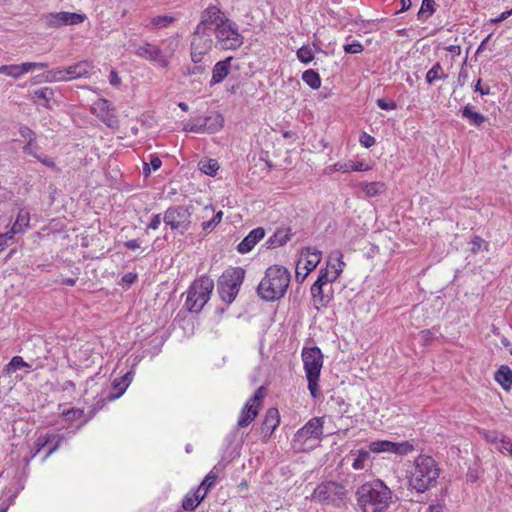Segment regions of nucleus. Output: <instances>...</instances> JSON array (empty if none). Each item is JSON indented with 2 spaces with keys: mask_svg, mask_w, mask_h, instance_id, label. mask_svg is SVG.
Wrapping results in <instances>:
<instances>
[{
  "mask_svg": "<svg viewBox=\"0 0 512 512\" xmlns=\"http://www.w3.org/2000/svg\"><path fill=\"white\" fill-rule=\"evenodd\" d=\"M355 497L361 512H385L392 503L393 493L383 480L374 479L361 484Z\"/></svg>",
  "mask_w": 512,
  "mask_h": 512,
  "instance_id": "1",
  "label": "nucleus"
},
{
  "mask_svg": "<svg viewBox=\"0 0 512 512\" xmlns=\"http://www.w3.org/2000/svg\"><path fill=\"white\" fill-rule=\"evenodd\" d=\"M290 272L283 266H270L258 285V295L266 301H275L282 298L290 283Z\"/></svg>",
  "mask_w": 512,
  "mask_h": 512,
  "instance_id": "2",
  "label": "nucleus"
},
{
  "mask_svg": "<svg viewBox=\"0 0 512 512\" xmlns=\"http://www.w3.org/2000/svg\"><path fill=\"white\" fill-rule=\"evenodd\" d=\"M438 477L439 468L435 460L430 456L420 455L410 471L409 485L417 492L423 493L435 486Z\"/></svg>",
  "mask_w": 512,
  "mask_h": 512,
  "instance_id": "3",
  "label": "nucleus"
},
{
  "mask_svg": "<svg viewBox=\"0 0 512 512\" xmlns=\"http://www.w3.org/2000/svg\"><path fill=\"white\" fill-rule=\"evenodd\" d=\"M165 48H161L152 43H144L139 45L134 53L140 58H143L159 68H168L175 51L179 47V40L175 37H170L164 42Z\"/></svg>",
  "mask_w": 512,
  "mask_h": 512,
  "instance_id": "4",
  "label": "nucleus"
},
{
  "mask_svg": "<svg viewBox=\"0 0 512 512\" xmlns=\"http://www.w3.org/2000/svg\"><path fill=\"white\" fill-rule=\"evenodd\" d=\"M304 370L308 381V390L313 398L319 395V378L323 365V356L318 347L305 348L302 352Z\"/></svg>",
  "mask_w": 512,
  "mask_h": 512,
  "instance_id": "5",
  "label": "nucleus"
},
{
  "mask_svg": "<svg viewBox=\"0 0 512 512\" xmlns=\"http://www.w3.org/2000/svg\"><path fill=\"white\" fill-rule=\"evenodd\" d=\"M213 289L214 282L210 277L201 276L196 279L187 291L186 308L190 312L199 313L209 301Z\"/></svg>",
  "mask_w": 512,
  "mask_h": 512,
  "instance_id": "6",
  "label": "nucleus"
},
{
  "mask_svg": "<svg viewBox=\"0 0 512 512\" xmlns=\"http://www.w3.org/2000/svg\"><path fill=\"white\" fill-rule=\"evenodd\" d=\"M245 271L241 267L230 268L222 273L218 280V293L222 301L230 304L239 293Z\"/></svg>",
  "mask_w": 512,
  "mask_h": 512,
  "instance_id": "7",
  "label": "nucleus"
},
{
  "mask_svg": "<svg viewBox=\"0 0 512 512\" xmlns=\"http://www.w3.org/2000/svg\"><path fill=\"white\" fill-rule=\"evenodd\" d=\"M213 32L216 36V44L224 50H235L244 42L238 25L230 19H222Z\"/></svg>",
  "mask_w": 512,
  "mask_h": 512,
  "instance_id": "8",
  "label": "nucleus"
},
{
  "mask_svg": "<svg viewBox=\"0 0 512 512\" xmlns=\"http://www.w3.org/2000/svg\"><path fill=\"white\" fill-rule=\"evenodd\" d=\"M192 212L190 207L184 205L170 206L163 215V222L172 230L184 235L191 225Z\"/></svg>",
  "mask_w": 512,
  "mask_h": 512,
  "instance_id": "9",
  "label": "nucleus"
},
{
  "mask_svg": "<svg viewBox=\"0 0 512 512\" xmlns=\"http://www.w3.org/2000/svg\"><path fill=\"white\" fill-rule=\"evenodd\" d=\"M346 495V489L343 485L327 481L319 484L312 494V499L320 503L339 504Z\"/></svg>",
  "mask_w": 512,
  "mask_h": 512,
  "instance_id": "10",
  "label": "nucleus"
},
{
  "mask_svg": "<svg viewBox=\"0 0 512 512\" xmlns=\"http://www.w3.org/2000/svg\"><path fill=\"white\" fill-rule=\"evenodd\" d=\"M213 32L200 29L194 30L190 43V57L192 62H201L204 57L211 51L214 41Z\"/></svg>",
  "mask_w": 512,
  "mask_h": 512,
  "instance_id": "11",
  "label": "nucleus"
},
{
  "mask_svg": "<svg viewBox=\"0 0 512 512\" xmlns=\"http://www.w3.org/2000/svg\"><path fill=\"white\" fill-rule=\"evenodd\" d=\"M323 434L322 418L314 417L310 419L302 428L294 435V446L302 448L308 440H318Z\"/></svg>",
  "mask_w": 512,
  "mask_h": 512,
  "instance_id": "12",
  "label": "nucleus"
},
{
  "mask_svg": "<svg viewBox=\"0 0 512 512\" xmlns=\"http://www.w3.org/2000/svg\"><path fill=\"white\" fill-rule=\"evenodd\" d=\"M263 387H259L243 407L237 422L238 428L248 426L258 415L260 402L263 399Z\"/></svg>",
  "mask_w": 512,
  "mask_h": 512,
  "instance_id": "13",
  "label": "nucleus"
},
{
  "mask_svg": "<svg viewBox=\"0 0 512 512\" xmlns=\"http://www.w3.org/2000/svg\"><path fill=\"white\" fill-rule=\"evenodd\" d=\"M114 110L111 103L103 98L96 100L91 106V113L111 128L118 126V120L114 114Z\"/></svg>",
  "mask_w": 512,
  "mask_h": 512,
  "instance_id": "14",
  "label": "nucleus"
},
{
  "mask_svg": "<svg viewBox=\"0 0 512 512\" xmlns=\"http://www.w3.org/2000/svg\"><path fill=\"white\" fill-rule=\"evenodd\" d=\"M370 449L374 453L390 452L397 455H407L413 451L414 447L408 441L395 443L388 440H379L371 442Z\"/></svg>",
  "mask_w": 512,
  "mask_h": 512,
  "instance_id": "15",
  "label": "nucleus"
},
{
  "mask_svg": "<svg viewBox=\"0 0 512 512\" xmlns=\"http://www.w3.org/2000/svg\"><path fill=\"white\" fill-rule=\"evenodd\" d=\"M86 19V15L75 12H56L46 16V22L50 27H61L67 25H77Z\"/></svg>",
  "mask_w": 512,
  "mask_h": 512,
  "instance_id": "16",
  "label": "nucleus"
},
{
  "mask_svg": "<svg viewBox=\"0 0 512 512\" xmlns=\"http://www.w3.org/2000/svg\"><path fill=\"white\" fill-rule=\"evenodd\" d=\"M222 19L227 18L217 6L210 5L201 13V20L196 29L213 32Z\"/></svg>",
  "mask_w": 512,
  "mask_h": 512,
  "instance_id": "17",
  "label": "nucleus"
},
{
  "mask_svg": "<svg viewBox=\"0 0 512 512\" xmlns=\"http://www.w3.org/2000/svg\"><path fill=\"white\" fill-rule=\"evenodd\" d=\"M322 252L313 247H305L301 250L300 259L298 264L303 267L304 275L300 280H305L306 277L312 272L321 262Z\"/></svg>",
  "mask_w": 512,
  "mask_h": 512,
  "instance_id": "18",
  "label": "nucleus"
},
{
  "mask_svg": "<svg viewBox=\"0 0 512 512\" xmlns=\"http://www.w3.org/2000/svg\"><path fill=\"white\" fill-rule=\"evenodd\" d=\"M233 57H227L224 60L218 61L212 69V77L209 83L210 87L222 83L230 74L232 68L239 69V66L233 65Z\"/></svg>",
  "mask_w": 512,
  "mask_h": 512,
  "instance_id": "19",
  "label": "nucleus"
},
{
  "mask_svg": "<svg viewBox=\"0 0 512 512\" xmlns=\"http://www.w3.org/2000/svg\"><path fill=\"white\" fill-rule=\"evenodd\" d=\"M371 449H358L352 450L347 456L348 459L351 460V466L354 470H364L371 467L373 458H372Z\"/></svg>",
  "mask_w": 512,
  "mask_h": 512,
  "instance_id": "20",
  "label": "nucleus"
},
{
  "mask_svg": "<svg viewBox=\"0 0 512 512\" xmlns=\"http://www.w3.org/2000/svg\"><path fill=\"white\" fill-rule=\"evenodd\" d=\"M343 255L342 253H336L335 254V260L338 262V268L334 271H330L328 267L322 268L319 271V275L317 280L314 283L320 284V285H326L328 283H332L337 280V278L340 276V274L343 271V268L345 266V263L342 260Z\"/></svg>",
  "mask_w": 512,
  "mask_h": 512,
  "instance_id": "21",
  "label": "nucleus"
},
{
  "mask_svg": "<svg viewBox=\"0 0 512 512\" xmlns=\"http://www.w3.org/2000/svg\"><path fill=\"white\" fill-rule=\"evenodd\" d=\"M265 236L262 227L253 229L237 246V251L241 254L250 252L254 246Z\"/></svg>",
  "mask_w": 512,
  "mask_h": 512,
  "instance_id": "22",
  "label": "nucleus"
},
{
  "mask_svg": "<svg viewBox=\"0 0 512 512\" xmlns=\"http://www.w3.org/2000/svg\"><path fill=\"white\" fill-rule=\"evenodd\" d=\"M280 423V414L277 408H269L265 414L261 426V433L264 437H270Z\"/></svg>",
  "mask_w": 512,
  "mask_h": 512,
  "instance_id": "23",
  "label": "nucleus"
},
{
  "mask_svg": "<svg viewBox=\"0 0 512 512\" xmlns=\"http://www.w3.org/2000/svg\"><path fill=\"white\" fill-rule=\"evenodd\" d=\"M92 66L87 61H80L71 66L65 67L67 80L71 81L81 77H86L89 74Z\"/></svg>",
  "mask_w": 512,
  "mask_h": 512,
  "instance_id": "24",
  "label": "nucleus"
},
{
  "mask_svg": "<svg viewBox=\"0 0 512 512\" xmlns=\"http://www.w3.org/2000/svg\"><path fill=\"white\" fill-rule=\"evenodd\" d=\"M323 286L317 283H313L311 286L313 304L317 310L326 307L330 302V296L324 293Z\"/></svg>",
  "mask_w": 512,
  "mask_h": 512,
  "instance_id": "25",
  "label": "nucleus"
},
{
  "mask_svg": "<svg viewBox=\"0 0 512 512\" xmlns=\"http://www.w3.org/2000/svg\"><path fill=\"white\" fill-rule=\"evenodd\" d=\"M131 379V373H126L123 377L114 379L112 386L115 393H109L107 399L112 401L122 396L129 386Z\"/></svg>",
  "mask_w": 512,
  "mask_h": 512,
  "instance_id": "26",
  "label": "nucleus"
},
{
  "mask_svg": "<svg viewBox=\"0 0 512 512\" xmlns=\"http://www.w3.org/2000/svg\"><path fill=\"white\" fill-rule=\"evenodd\" d=\"M30 223V211L26 208H20L16 221L11 227L12 234L23 233Z\"/></svg>",
  "mask_w": 512,
  "mask_h": 512,
  "instance_id": "27",
  "label": "nucleus"
},
{
  "mask_svg": "<svg viewBox=\"0 0 512 512\" xmlns=\"http://www.w3.org/2000/svg\"><path fill=\"white\" fill-rule=\"evenodd\" d=\"M495 380L504 390H510L512 387V370L508 366L502 365L495 373Z\"/></svg>",
  "mask_w": 512,
  "mask_h": 512,
  "instance_id": "28",
  "label": "nucleus"
},
{
  "mask_svg": "<svg viewBox=\"0 0 512 512\" xmlns=\"http://www.w3.org/2000/svg\"><path fill=\"white\" fill-rule=\"evenodd\" d=\"M448 78V74L444 71L440 62H436L427 71L425 80L429 85L434 84L436 81L445 80Z\"/></svg>",
  "mask_w": 512,
  "mask_h": 512,
  "instance_id": "29",
  "label": "nucleus"
},
{
  "mask_svg": "<svg viewBox=\"0 0 512 512\" xmlns=\"http://www.w3.org/2000/svg\"><path fill=\"white\" fill-rule=\"evenodd\" d=\"M461 113H462L463 118L468 120V122L471 125H474L477 127L481 126L487 120V118L483 114L474 111L471 105H466L461 110Z\"/></svg>",
  "mask_w": 512,
  "mask_h": 512,
  "instance_id": "30",
  "label": "nucleus"
},
{
  "mask_svg": "<svg viewBox=\"0 0 512 512\" xmlns=\"http://www.w3.org/2000/svg\"><path fill=\"white\" fill-rule=\"evenodd\" d=\"M291 238L289 229L277 230L267 241L269 248H275L285 245Z\"/></svg>",
  "mask_w": 512,
  "mask_h": 512,
  "instance_id": "31",
  "label": "nucleus"
},
{
  "mask_svg": "<svg viewBox=\"0 0 512 512\" xmlns=\"http://www.w3.org/2000/svg\"><path fill=\"white\" fill-rule=\"evenodd\" d=\"M208 65L205 64L204 60L201 62H192V64L185 65L182 67L181 72L183 76H202L206 74Z\"/></svg>",
  "mask_w": 512,
  "mask_h": 512,
  "instance_id": "32",
  "label": "nucleus"
},
{
  "mask_svg": "<svg viewBox=\"0 0 512 512\" xmlns=\"http://www.w3.org/2000/svg\"><path fill=\"white\" fill-rule=\"evenodd\" d=\"M205 498V492H200L198 489L193 494H187L182 502V507L186 511L194 510L200 502Z\"/></svg>",
  "mask_w": 512,
  "mask_h": 512,
  "instance_id": "33",
  "label": "nucleus"
},
{
  "mask_svg": "<svg viewBox=\"0 0 512 512\" xmlns=\"http://www.w3.org/2000/svg\"><path fill=\"white\" fill-rule=\"evenodd\" d=\"M303 82L311 89L316 90L321 87V78L319 74L313 69H308L302 74Z\"/></svg>",
  "mask_w": 512,
  "mask_h": 512,
  "instance_id": "34",
  "label": "nucleus"
},
{
  "mask_svg": "<svg viewBox=\"0 0 512 512\" xmlns=\"http://www.w3.org/2000/svg\"><path fill=\"white\" fill-rule=\"evenodd\" d=\"M65 72V68H55L43 73L42 77L45 82L49 83L68 81Z\"/></svg>",
  "mask_w": 512,
  "mask_h": 512,
  "instance_id": "35",
  "label": "nucleus"
},
{
  "mask_svg": "<svg viewBox=\"0 0 512 512\" xmlns=\"http://www.w3.org/2000/svg\"><path fill=\"white\" fill-rule=\"evenodd\" d=\"M204 121L206 123L207 133H215L219 131L223 127L224 123V119L220 114L204 117Z\"/></svg>",
  "mask_w": 512,
  "mask_h": 512,
  "instance_id": "36",
  "label": "nucleus"
},
{
  "mask_svg": "<svg viewBox=\"0 0 512 512\" xmlns=\"http://www.w3.org/2000/svg\"><path fill=\"white\" fill-rule=\"evenodd\" d=\"M174 21H175V18L172 16L158 15V16L151 18L150 23L147 25V27H149L151 29H161V28L168 27Z\"/></svg>",
  "mask_w": 512,
  "mask_h": 512,
  "instance_id": "37",
  "label": "nucleus"
},
{
  "mask_svg": "<svg viewBox=\"0 0 512 512\" xmlns=\"http://www.w3.org/2000/svg\"><path fill=\"white\" fill-rule=\"evenodd\" d=\"M21 368H30V365L23 360L20 356H14L10 362L5 366L4 371L10 375Z\"/></svg>",
  "mask_w": 512,
  "mask_h": 512,
  "instance_id": "38",
  "label": "nucleus"
},
{
  "mask_svg": "<svg viewBox=\"0 0 512 512\" xmlns=\"http://www.w3.org/2000/svg\"><path fill=\"white\" fill-rule=\"evenodd\" d=\"M183 130L185 132H193V133H206V123L204 118H197L194 121L188 122L184 125Z\"/></svg>",
  "mask_w": 512,
  "mask_h": 512,
  "instance_id": "39",
  "label": "nucleus"
},
{
  "mask_svg": "<svg viewBox=\"0 0 512 512\" xmlns=\"http://www.w3.org/2000/svg\"><path fill=\"white\" fill-rule=\"evenodd\" d=\"M199 168L206 175L214 176L219 169V164L215 159H206L199 162Z\"/></svg>",
  "mask_w": 512,
  "mask_h": 512,
  "instance_id": "40",
  "label": "nucleus"
},
{
  "mask_svg": "<svg viewBox=\"0 0 512 512\" xmlns=\"http://www.w3.org/2000/svg\"><path fill=\"white\" fill-rule=\"evenodd\" d=\"M435 12L434 0H422L421 8L418 12V18L422 20L428 19Z\"/></svg>",
  "mask_w": 512,
  "mask_h": 512,
  "instance_id": "41",
  "label": "nucleus"
},
{
  "mask_svg": "<svg viewBox=\"0 0 512 512\" xmlns=\"http://www.w3.org/2000/svg\"><path fill=\"white\" fill-rule=\"evenodd\" d=\"M20 67V64L2 65L0 66V74L18 79L23 75Z\"/></svg>",
  "mask_w": 512,
  "mask_h": 512,
  "instance_id": "42",
  "label": "nucleus"
},
{
  "mask_svg": "<svg viewBox=\"0 0 512 512\" xmlns=\"http://www.w3.org/2000/svg\"><path fill=\"white\" fill-rule=\"evenodd\" d=\"M34 97L45 101L44 106L49 108V102L54 98V90L50 87H43L33 92Z\"/></svg>",
  "mask_w": 512,
  "mask_h": 512,
  "instance_id": "43",
  "label": "nucleus"
},
{
  "mask_svg": "<svg viewBox=\"0 0 512 512\" xmlns=\"http://www.w3.org/2000/svg\"><path fill=\"white\" fill-rule=\"evenodd\" d=\"M217 478H218L217 475L213 471H210L206 475V477L204 478V480L201 482V484L199 485V487L197 489L201 493L205 492V496H206L208 491L215 485Z\"/></svg>",
  "mask_w": 512,
  "mask_h": 512,
  "instance_id": "44",
  "label": "nucleus"
},
{
  "mask_svg": "<svg viewBox=\"0 0 512 512\" xmlns=\"http://www.w3.org/2000/svg\"><path fill=\"white\" fill-rule=\"evenodd\" d=\"M363 191L368 197H374L378 195L384 189V184L381 182H371L362 185Z\"/></svg>",
  "mask_w": 512,
  "mask_h": 512,
  "instance_id": "45",
  "label": "nucleus"
},
{
  "mask_svg": "<svg viewBox=\"0 0 512 512\" xmlns=\"http://www.w3.org/2000/svg\"><path fill=\"white\" fill-rule=\"evenodd\" d=\"M297 58L304 64L310 63L314 59V53L308 46H302L297 50Z\"/></svg>",
  "mask_w": 512,
  "mask_h": 512,
  "instance_id": "46",
  "label": "nucleus"
},
{
  "mask_svg": "<svg viewBox=\"0 0 512 512\" xmlns=\"http://www.w3.org/2000/svg\"><path fill=\"white\" fill-rule=\"evenodd\" d=\"M471 244H472V248H471V251L473 253H477L479 250L481 249H484L486 251H488V247H489V244L488 242H486L485 240H483L481 237L479 236H475L472 241H471Z\"/></svg>",
  "mask_w": 512,
  "mask_h": 512,
  "instance_id": "47",
  "label": "nucleus"
},
{
  "mask_svg": "<svg viewBox=\"0 0 512 512\" xmlns=\"http://www.w3.org/2000/svg\"><path fill=\"white\" fill-rule=\"evenodd\" d=\"M84 411L82 409L72 408L63 412V416L67 421L79 420L83 417Z\"/></svg>",
  "mask_w": 512,
  "mask_h": 512,
  "instance_id": "48",
  "label": "nucleus"
},
{
  "mask_svg": "<svg viewBox=\"0 0 512 512\" xmlns=\"http://www.w3.org/2000/svg\"><path fill=\"white\" fill-rule=\"evenodd\" d=\"M343 49H344V51L346 53L358 54V53H361L363 51L364 47H363V45L360 42L355 41L353 43H349V44L344 45Z\"/></svg>",
  "mask_w": 512,
  "mask_h": 512,
  "instance_id": "49",
  "label": "nucleus"
},
{
  "mask_svg": "<svg viewBox=\"0 0 512 512\" xmlns=\"http://www.w3.org/2000/svg\"><path fill=\"white\" fill-rule=\"evenodd\" d=\"M359 142L365 148H370L375 145L376 140L373 136L369 135L366 132H362L359 137Z\"/></svg>",
  "mask_w": 512,
  "mask_h": 512,
  "instance_id": "50",
  "label": "nucleus"
},
{
  "mask_svg": "<svg viewBox=\"0 0 512 512\" xmlns=\"http://www.w3.org/2000/svg\"><path fill=\"white\" fill-rule=\"evenodd\" d=\"M498 450L503 454L510 455L512 451V440L508 438L501 439L498 445Z\"/></svg>",
  "mask_w": 512,
  "mask_h": 512,
  "instance_id": "51",
  "label": "nucleus"
},
{
  "mask_svg": "<svg viewBox=\"0 0 512 512\" xmlns=\"http://www.w3.org/2000/svg\"><path fill=\"white\" fill-rule=\"evenodd\" d=\"M19 134L21 135V137H23L25 140H27V142L30 140L31 141H36V134L33 130H31L29 127L27 126H21L19 128Z\"/></svg>",
  "mask_w": 512,
  "mask_h": 512,
  "instance_id": "52",
  "label": "nucleus"
},
{
  "mask_svg": "<svg viewBox=\"0 0 512 512\" xmlns=\"http://www.w3.org/2000/svg\"><path fill=\"white\" fill-rule=\"evenodd\" d=\"M163 221V217L160 213L155 214L149 224L147 225L145 232L148 233L149 230H157Z\"/></svg>",
  "mask_w": 512,
  "mask_h": 512,
  "instance_id": "53",
  "label": "nucleus"
},
{
  "mask_svg": "<svg viewBox=\"0 0 512 512\" xmlns=\"http://www.w3.org/2000/svg\"><path fill=\"white\" fill-rule=\"evenodd\" d=\"M377 106L386 111L395 110L397 108V104L394 101H386L385 99H377Z\"/></svg>",
  "mask_w": 512,
  "mask_h": 512,
  "instance_id": "54",
  "label": "nucleus"
},
{
  "mask_svg": "<svg viewBox=\"0 0 512 512\" xmlns=\"http://www.w3.org/2000/svg\"><path fill=\"white\" fill-rule=\"evenodd\" d=\"M331 170L337 171V172H349L350 171V160L346 162H336L331 167Z\"/></svg>",
  "mask_w": 512,
  "mask_h": 512,
  "instance_id": "55",
  "label": "nucleus"
},
{
  "mask_svg": "<svg viewBox=\"0 0 512 512\" xmlns=\"http://www.w3.org/2000/svg\"><path fill=\"white\" fill-rule=\"evenodd\" d=\"M15 234H12V231H8L4 234H0V252H2L5 247L8 246V241L12 240Z\"/></svg>",
  "mask_w": 512,
  "mask_h": 512,
  "instance_id": "56",
  "label": "nucleus"
},
{
  "mask_svg": "<svg viewBox=\"0 0 512 512\" xmlns=\"http://www.w3.org/2000/svg\"><path fill=\"white\" fill-rule=\"evenodd\" d=\"M370 166L365 164L363 161L354 162L350 160V171H368Z\"/></svg>",
  "mask_w": 512,
  "mask_h": 512,
  "instance_id": "57",
  "label": "nucleus"
},
{
  "mask_svg": "<svg viewBox=\"0 0 512 512\" xmlns=\"http://www.w3.org/2000/svg\"><path fill=\"white\" fill-rule=\"evenodd\" d=\"M23 152L26 153V154H29L33 157L36 156L37 154V145H36V141H31L30 140L27 142V144L23 147Z\"/></svg>",
  "mask_w": 512,
  "mask_h": 512,
  "instance_id": "58",
  "label": "nucleus"
},
{
  "mask_svg": "<svg viewBox=\"0 0 512 512\" xmlns=\"http://www.w3.org/2000/svg\"><path fill=\"white\" fill-rule=\"evenodd\" d=\"M35 158L49 168H55V162L47 155L36 154Z\"/></svg>",
  "mask_w": 512,
  "mask_h": 512,
  "instance_id": "59",
  "label": "nucleus"
},
{
  "mask_svg": "<svg viewBox=\"0 0 512 512\" xmlns=\"http://www.w3.org/2000/svg\"><path fill=\"white\" fill-rule=\"evenodd\" d=\"M137 280V275L135 273H126L125 275H123L122 277V283L125 284L126 286H130L131 284H133L135 281Z\"/></svg>",
  "mask_w": 512,
  "mask_h": 512,
  "instance_id": "60",
  "label": "nucleus"
},
{
  "mask_svg": "<svg viewBox=\"0 0 512 512\" xmlns=\"http://www.w3.org/2000/svg\"><path fill=\"white\" fill-rule=\"evenodd\" d=\"M336 253H341L340 251H335L333 252L330 256H329V259H328V262H327V266L328 269L330 271H334L335 269L338 268V262L335 260V254Z\"/></svg>",
  "mask_w": 512,
  "mask_h": 512,
  "instance_id": "61",
  "label": "nucleus"
},
{
  "mask_svg": "<svg viewBox=\"0 0 512 512\" xmlns=\"http://www.w3.org/2000/svg\"><path fill=\"white\" fill-rule=\"evenodd\" d=\"M218 224H216L215 220L213 219H210L208 221H204L202 223V229L205 233H209L210 231H212L213 229H215V227L217 226Z\"/></svg>",
  "mask_w": 512,
  "mask_h": 512,
  "instance_id": "62",
  "label": "nucleus"
},
{
  "mask_svg": "<svg viewBox=\"0 0 512 512\" xmlns=\"http://www.w3.org/2000/svg\"><path fill=\"white\" fill-rule=\"evenodd\" d=\"M109 82L112 86H119L121 79L115 71H111L109 75Z\"/></svg>",
  "mask_w": 512,
  "mask_h": 512,
  "instance_id": "63",
  "label": "nucleus"
},
{
  "mask_svg": "<svg viewBox=\"0 0 512 512\" xmlns=\"http://www.w3.org/2000/svg\"><path fill=\"white\" fill-rule=\"evenodd\" d=\"M161 165H162V161L160 160L159 157H157V156L151 157L150 166L154 171L158 170L161 167Z\"/></svg>",
  "mask_w": 512,
  "mask_h": 512,
  "instance_id": "64",
  "label": "nucleus"
}]
</instances>
